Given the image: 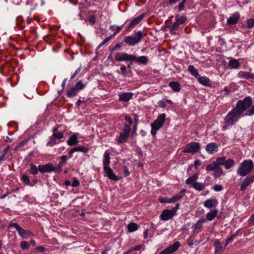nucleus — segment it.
I'll return each mask as SVG.
<instances>
[{
  "mask_svg": "<svg viewBox=\"0 0 254 254\" xmlns=\"http://www.w3.org/2000/svg\"><path fill=\"white\" fill-rule=\"evenodd\" d=\"M254 163L251 159H246L242 162L237 170V173L241 177L248 175L254 169Z\"/></svg>",
  "mask_w": 254,
  "mask_h": 254,
  "instance_id": "obj_1",
  "label": "nucleus"
},
{
  "mask_svg": "<svg viewBox=\"0 0 254 254\" xmlns=\"http://www.w3.org/2000/svg\"><path fill=\"white\" fill-rule=\"evenodd\" d=\"M134 36H127L124 38L123 42L128 46H133L138 44L143 38L142 33L141 31L134 32Z\"/></svg>",
  "mask_w": 254,
  "mask_h": 254,
  "instance_id": "obj_2",
  "label": "nucleus"
},
{
  "mask_svg": "<svg viewBox=\"0 0 254 254\" xmlns=\"http://www.w3.org/2000/svg\"><path fill=\"white\" fill-rule=\"evenodd\" d=\"M166 117V115L162 113L159 115L157 119L151 124V133L153 136H155L157 131L163 126L165 122Z\"/></svg>",
  "mask_w": 254,
  "mask_h": 254,
  "instance_id": "obj_3",
  "label": "nucleus"
},
{
  "mask_svg": "<svg viewBox=\"0 0 254 254\" xmlns=\"http://www.w3.org/2000/svg\"><path fill=\"white\" fill-rule=\"evenodd\" d=\"M240 114L234 108L229 112L224 118V123L232 126L238 121Z\"/></svg>",
  "mask_w": 254,
  "mask_h": 254,
  "instance_id": "obj_4",
  "label": "nucleus"
},
{
  "mask_svg": "<svg viewBox=\"0 0 254 254\" xmlns=\"http://www.w3.org/2000/svg\"><path fill=\"white\" fill-rule=\"evenodd\" d=\"M214 161L218 167L224 165L225 168L227 170L233 167L235 164L233 159L229 158L226 160V157L225 156L218 157Z\"/></svg>",
  "mask_w": 254,
  "mask_h": 254,
  "instance_id": "obj_5",
  "label": "nucleus"
},
{
  "mask_svg": "<svg viewBox=\"0 0 254 254\" xmlns=\"http://www.w3.org/2000/svg\"><path fill=\"white\" fill-rule=\"evenodd\" d=\"M180 204L177 203L176 206L172 209H165L161 213L160 218L163 221H168L173 218L176 215L177 210L179 209Z\"/></svg>",
  "mask_w": 254,
  "mask_h": 254,
  "instance_id": "obj_6",
  "label": "nucleus"
},
{
  "mask_svg": "<svg viewBox=\"0 0 254 254\" xmlns=\"http://www.w3.org/2000/svg\"><path fill=\"white\" fill-rule=\"evenodd\" d=\"M131 127L128 124H125L123 130L120 132L119 137L117 140L118 144L126 143L127 141Z\"/></svg>",
  "mask_w": 254,
  "mask_h": 254,
  "instance_id": "obj_7",
  "label": "nucleus"
},
{
  "mask_svg": "<svg viewBox=\"0 0 254 254\" xmlns=\"http://www.w3.org/2000/svg\"><path fill=\"white\" fill-rule=\"evenodd\" d=\"M14 227L18 231V234L23 239H26L27 237L33 235V233L30 231H26L23 229L16 223H11L8 225V228Z\"/></svg>",
  "mask_w": 254,
  "mask_h": 254,
  "instance_id": "obj_8",
  "label": "nucleus"
},
{
  "mask_svg": "<svg viewBox=\"0 0 254 254\" xmlns=\"http://www.w3.org/2000/svg\"><path fill=\"white\" fill-rule=\"evenodd\" d=\"M200 146L197 142H191L188 143L183 150L184 153L195 154L200 150Z\"/></svg>",
  "mask_w": 254,
  "mask_h": 254,
  "instance_id": "obj_9",
  "label": "nucleus"
},
{
  "mask_svg": "<svg viewBox=\"0 0 254 254\" xmlns=\"http://www.w3.org/2000/svg\"><path fill=\"white\" fill-rule=\"evenodd\" d=\"M84 87V85L81 81L77 82L76 84L71 87L67 92V96L69 98H71L77 95L78 92L82 89Z\"/></svg>",
  "mask_w": 254,
  "mask_h": 254,
  "instance_id": "obj_10",
  "label": "nucleus"
},
{
  "mask_svg": "<svg viewBox=\"0 0 254 254\" xmlns=\"http://www.w3.org/2000/svg\"><path fill=\"white\" fill-rule=\"evenodd\" d=\"M133 55L125 52L118 53L115 56V60L118 62L129 61L132 63Z\"/></svg>",
  "mask_w": 254,
  "mask_h": 254,
  "instance_id": "obj_11",
  "label": "nucleus"
},
{
  "mask_svg": "<svg viewBox=\"0 0 254 254\" xmlns=\"http://www.w3.org/2000/svg\"><path fill=\"white\" fill-rule=\"evenodd\" d=\"M180 243L176 242L169 247L163 250L159 254H172L176 252L180 247Z\"/></svg>",
  "mask_w": 254,
  "mask_h": 254,
  "instance_id": "obj_12",
  "label": "nucleus"
},
{
  "mask_svg": "<svg viewBox=\"0 0 254 254\" xmlns=\"http://www.w3.org/2000/svg\"><path fill=\"white\" fill-rule=\"evenodd\" d=\"M145 15L144 13H143L139 15V16H137L136 17H135L133 18L129 23L126 29V31L127 32H130L133 27H134L136 25H137L138 24H139L143 18L144 16Z\"/></svg>",
  "mask_w": 254,
  "mask_h": 254,
  "instance_id": "obj_13",
  "label": "nucleus"
},
{
  "mask_svg": "<svg viewBox=\"0 0 254 254\" xmlns=\"http://www.w3.org/2000/svg\"><path fill=\"white\" fill-rule=\"evenodd\" d=\"M253 182H254V174L253 175H247L241 185V190L245 191L247 187Z\"/></svg>",
  "mask_w": 254,
  "mask_h": 254,
  "instance_id": "obj_14",
  "label": "nucleus"
},
{
  "mask_svg": "<svg viewBox=\"0 0 254 254\" xmlns=\"http://www.w3.org/2000/svg\"><path fill=\"white\" fill-rule=\"evenodd\" d=\"M206 222L205 219L202 218L198 220L192 226V234H195L198 233L201 231L202 228L203 227V224Z\"/></svg>",
  "mask_w": 254,
  "mask_h": 254,
  "instance_id": "obj_15",
  "label": "nucleus"
},
{
  "mask_svg": "<svg viewBox=\"0 0 254 254\" xmlns=\"http://www.w3.org/2000/svg\"><path fill=\"white\" fill-rule=\"evenodd\" d=\"M206 151L210 154H213L218 150V145L215 142H211L206 145Z\"/></svg>",
  "mask_w": 254,
  "mask_h": 254,
  "instance_id": "obj_16",
  "label": "nucleus"
},
{
  "mask_svg": "<svg viewBox=\"0 0 254 254\" xmlns=\"http://www.w3.org/2000/svg\"><path fill=\"white\" fill-rule=\"evenodd\" d=\"M38 170L42 173H45L53 172L54 166L51 163L45 165H40L38 166Z\"/></svg>",
  "mask_w": 254,
  "mask_h": 254,
  "instance_id": "obj_17",
  "label": "nucleus"
},
{
  "mask_svg": "<svg viewBox=\"0 0 254 254\" xmlns=\"http://www.w3.org/2000/svg\"><path fill=\"white\" fill-rule=\"evenodd\" d=\"M237 75L239 78L242 79L246 80L254 79V74L251 72L240 71Z\"/></svg>",
  "mask_w": 254,
  "mask_h": 254,
  "instance_id": "obj_18",
  "label": "nucleus"
},
{
  "mask_svg": "<svg viewBox=\"0 0 254 254\" xmlns=\"http://www.w3.org/2000/svg\"><path fill=\"white\" fill-rule=\"evenodd\" d=\"M88 151L87 147L84 146H76L71 148L68 152L69 158H71L73 153L75 152H82L83 153H86Z\"/></svg>",
  "mask_w": 254,
  "mask_h": 254,
  "instance_id": "obj_19",
  "label": "nucleus"
},
{
  "mask_svg": "<svg viewBox=\"0 0 254 254\" xmlns=\"http://www.w3.org/2000/svg\"><path fill=\"white\" fill-rule=\"evenodd\" d=\"M240 17V14L238 12L233 14L227 19V23L230 25H235L238 22Z\"/></svg>",
  "mask_w": 254,
  "mask_h": 254,
  "instance_id": "obj_20",
  "label": "nucleus"
},
{
  "mask_svg": "<svg viewBox=\"0 0 254 254\" xmlns=\"http://www.w3.org/2000/svg\"><path fill=\"white\" fill-rule=\"evenodd\" d=\"M132 96L133 93L132 92H124L119 94V101L127 102L132 98Z\"/></svg>",
  "mask_w": 254,
  "mask_h": 254,
  "instance_id": "obj_21",
  "label": "nucleus"
},
{
  "mask_svg": "<svg viewBox=\"0 0 254 254\" xmlns=\"http://www.w3.org/2000/svg\"><path fill=\"white\" fill-rule=\"evenodd\" d=\"M104 170L109 179L114 181L119 180V178L114 174L113 171L110 167H104Z\"/></svg>",
  "mask_w": 254,
  "mask_h": 254,
  "instance_id": "obj_22",
  "label": "nucleus"
},
{
  "mask_svg": "<svg viewBox=\"0 0 254 254\" xmlns=\"http://www.w3.org/2000/svg\"><path fill=\"white\" fill-rule=\"evenodd\" d=\"M149 59L146 56H142L139 57H136L133 55L132 62H136L139 64H146L148 62Z\"/></svg>",
  "mask_w": 254,
  "mask_h": 254,
  "instance_id": "obj_23",
  "label": "nucleus"
},
{
  "mask_svg": "<svg viewBox=\"0 0 254 254\" xmlns=\"http://www.w3.org/2000/svg\"><path fill=\"white\" fill-rule=\"evenodd\" d=\"M214 245L215 246V254H222L223 252L224 251V250L219 240L215 239L214 241Z\"/></svg>",
  "mask_w": 254,
  "mask_h": 254,
  "instance_id": "obj_24",
  "label": "nucleus"
},
{
  "mask_svg": "<svg viewBox=\"0 0 254 254\" xmlns=\"http://www.w3.org/2000/svg\"><path fill=\"white\" fill-rule=\"evenodd\" d=\"M218 204L217 200L215 198H210L204 202L203 205L205 207L210 208L217 206Z\"/></svg>",
  "mask_w": 254,
  "mask_h": 254,
  "instance_id": "obj_25",
  "label": "nucleus"
},
{
  "mask_svg": "<svg viewBox=\"0 0 254 254\" xmlns=\"http://www.w3.org/2000/svg\"><path fill=\"white\" fill-rule=\"evenodd\" d=\"M168 85L175 92H179L181 90V85L178 81H171Z\"/></svg>",
  "mask_w": 254,
  "mask_h": 254,
  "instance_id": "obj_26",
  "label": "nucleus"
},
{
  "mask_svg": "<svg viewBox=\"0 0 254 254\" xmlns=\"http://www.w3.org/2000/svg\"><path fill=\"white\" fill-rule=\"evenodd\" d=\"M198 174H194L186 180V184L187 185H191L190 187L191 188L192 187V184L196 182V181L198 179Z\"/></svg>",
  "mask_w": 254,
  "mask_h": 254,
  "instance_id": "obj_27",
  "label": "nucleus"
},
{
  "mask_svg": "<svg viewBox=\"0 0 254 254\" xmlns=\"http://www.w3.org/2000/svg\"><path fill=\"white\" fill-rule=\"evenodd\" d=\"M198 81L202 85L205 86H210V80L208 77L206 76H200L197 79Z\"/></svg>",
  "mask_w": 254,
  "mask_h": 254,
  "instance_id": "obj_28",
  "label": "nucleus"
},
{
  "mask_svg": "<svg viewBox=\"0 0 254 254\" xmlns=\"http://www.w3.org/2000/svg\"><path fill=\"white\" fill-rule=\"evenodd\" d=\"M218 210L216 209L211 210L209 212L207 213L206 215V219L208 221H211L214 219L217 216Z\"/></svg>",
  "mask_w": 254,
  "mask_h": 254,
  "instance_id": "obj_29",
  "label": "nucleus"
},
{
  "mask_svg": "<svg viewBox=\"0 0 254 254\" xmlns=\"http://www.w3.org/2000/svg\"><path fill=\"white\" fill-rule=\"evenodd\" d=\"M78 143L77 136L75 134L71 135L67 141V144L69 146H73L76 145Z\"/></svg>",
  "mask_w": 254,
  "mask_h": 254,
  "instance_id": "obj_30",
  "label": "nucleus"
},
{
  "mask_svg": "<svg viewBox=\"0 0 254 254\" xmlns=\"http://www.w3.org/2000/svg\"><path fill=\"white\" fill-rule=\"evenodd\" d=\"M240 65V64L238 60L236 59H232L228 63V66L231 68H238Z\"/></svg>",
  "mask_w": 254,
  "mask_h": 254,
  "instance_id": "obj_31",
  "label": "nucleus"
},
{
  "mask_svg": "<svg viewBox=\"0 0 254 254\" xmlns=\"http://www.w3.org/2000/svg\"><path fill=\"white\" fill-rule=\"evenodd\" d=\"M193 189L198 191H202L205 188V185L204 184L202 183L199 182H195L192 184V187Z\"/></svg>",
  "mask_w": 254,
  "mask_h": 254,
  "instance_id": "obj_32",
  "label": "nucleus"
},
{
  "mask_svg": "<svg viewBox=\"0 0 254 254\" xmlns=\"http://www.w3.org/2000/svg\"><path fill=\"white\" fill-rule=\"evenodd\" d=\"M20 179L25 185L32 187V185L31 184L29 177L28 175L26 174H22L21 176Z\"/></svg>",
  "mask_w": 254,
  "mask_h": 254,
  "instance_id": "obj_33",
  "label": "nucleus"
},
{
  "mask_svg": "<svg viewBox=\"0 0 254 254\" xmlns=\"http://www.w3.org/2000/svg\"><path fill=\"white\" fill-rule=\"evenodd\" d=\"M16 24L19 30H21L24 28L25 25L23 24V20L22 17L19 16L16 18Z\"/></svg>",
  "mask_w": 254,
  "mask_h": 254,
  "instance_id": "obj_34",
  "label": "nucleus"
},
{
  "mask_svg": "<svg viewBox=\"0 0 254 254\" xmlns=\"http://www.w3.org/2000/svg\"><path fill=\"white\" fill-rule=\"evenodd\" d=\"M123 25L119 26H116L115 25H111L110 26V29L113 31H114L113 34H112V37H114L117 33H119L122 29Z\"/></svg>",
  "mask_w": 254,
  "mask_h": 254,
  "instance_id": "obj_35",
  "label": "nucleus"
},
{
  "mask_svg": "<svg viewBox=\"0 0 254 254\" xmlns=\"http://www.w3.org/2000/svg\"><path fill=\"white\" fill-rule=\"evenodd\" d=\"M188 71L190 74L195 77H197L199 75L197 69L194 67L193 65H190L188 66Z\"/></svg>",
  "mask_w": 254,
  "mask_h": 254,
  "instance_id": "obj_36",
  "label": "nucleus"
},
{
  "mask_svg": "<svg viewBox=\"0 0 254 254\" xmlns=\"http://www.w3.org/2000/svg\"><path fill=\"white\" fill-rule=\"evenodd\" d=\"M175 19L181 25L183 24L186 21L187 18L186 16H180L179 14H177L175 16Z\"/></svg>",
  "mask_w": 254,
  "mask_h": 254,
  "instance_id": "obj_37",
  "label": "nucleus"
},
{
  "mask_svg": "<svg viewBox=\"0 0 254 254\" xmlns=\"http://www.w3.org/2000/svg\"><path fill=\"white\" fill-rule=\"evenodd\" d=\"M224 174L223 169L220 167H217L214 171L213 176L214 178H219Z\"/></svg>",
  "mask_w": 254,
  "mask_h": 254,
  "instance_id": "obj_38",
  "label": "nucleus"
},
{
  "mask_svg": "<svg viewBox=\"0 0 254 254\" xmlns=\"http://www.w3.org/2000/svg\"><path fill=\"white\" fill-rule=\"evenodd\" d=\"M110 154L107 151H105L103 160V164L104 165V167H108V166L110 164Z\"/></svg>",
  "mask_w": 254,
  "mask_h": 254,
  "instance_id": "obj_39",
  "label": "nucleus"
},
{
  "mask_svg": "<svg viewBox=\"0 0 254 254\" xmlns=\"http://www.w3.org/2000/svg\"><path fill=\"white\" fill-rule=\"evenodd\" d=\"M138 225L134 222L130 223L127 225V230L129 232H133L138 229Z\"/></svg>",
  "mask_w": 254,
  "mask_h": 254,
  "instance_id": "obj_40",
  "label": "nucleus"
},
{
  "mask_svg": "<svg viewBox=\"0 0 254 254\" xmlns=\"http://www.w3.org/2000/svg\"><path fill=\"white\" fill-rule=\"evenodd\" d=\"M30 168L29 170V173L32 175H36L38 173V170L36 166L33 163L30 164Z\"/></svg>",
  "mask_w": 254,
  "mask_h": 254,
  "instance_id": "obj_41",
  "label": "nucleus"
},
{
  "mask_svg": "<svg viewBox=\"0 0 254 254\" xmlns=\"http://www.w3.org/2000/svg\"><path fill=\"white\" fill-rule=\"evenodd\" d=\"M217 165L215 162V161H213L211 164H210L209 165H207L206 166V170L207 171H214L217 168Z\"/></svg>",
  "mask_w": 254,
  "mask_h": 254,
  "instance_id": "obj_42",
  "label": "nucleus"
},
{
  "mask_svg": "<svg viewBox=\"0 0 254 254\" xmlns=\"http://www.w3.org/2000/svg\"><path fill=\"white\" fill-rule=\"evenodd\" d=\"M238 231H237L234 234L231 235L230 237L227 238L226 240L225 244V247L227 246L229 243L232 242L233 241L234 238L235 237H236L237 236H238Z\"/></svg>",
  "mask_w": 254,
  "mask_h": 254,
  "instance_id": "obj_43",
  "label": "nucleus"
},
{
  "mask_svg": "<svg viewBox=\"0 0 254 254\" xmlns=\"http://www.w3.org/2000/svg\"><path fill=\"white\" fill-rule=\"evenodd\" d=\"M246 27L247 28H252L254 26V19H248L246 21Z\"/></svg>",
  "mask_w": 254,
  "mask_h": 254,
  "instance_id": "obj_44",
  "label": "nucleus"
},
{
  "mask_svg": "<svg viewBox=\"0 0 254 254\" xmlns=\"http://www.w3.org/2000/svg\"><path fill=\"white\" fill-rule=\"evenodd\" d=\"M20 247L22 250H28L29 249L30 246L27 242L26 241H21L20 244Z\"/></svg>",
  "mask_w": 254,
  "mask_h": 254,
  "instance_id": "obj_45",
  "label": "nucleus"
},
{
  "mask_svg": "<svg viewBox=\"0 0 254 254\" xmlns=\"http://www.w3.org/2000/svg\"><path fill=\"white\" fill-rule=\"evenodd\" d=\"M64 165L62 164V163L59 162L58 165L56 167L54 166V170L53 172H55V173H60L62 170V167Z\"/></svg>",
  "mask_w": 254,
  "mask_h": 254,
  "instance_id": "obj_46",
  "label": "nucleus"
},
{
  "mask_svg": "<svg viewBox=\"0 0 254 254\" xmlns=\"http://www.w3.org/2000/svg\"><path fill=\"white\" fill-rule=\"evenodd\" d=\"M180 25L177 21H175L171 25V28L170 30L171 33H173V31L177 30L179 28V26Z\"/></svg>",
  "mask_w": 254,
  "mask_h": 254,
  "instance_id": "obj_47",
  "label": "nucleus"
},
{
  "mask_svg": "<svg viewBox=\"0 0 254 254\" xmlns=\"http://www.w3.org/2000/svg\"><path fill=\"white\" fill-rule=\"evenodd\" d=\"M53 137L57 139H61L64 137V133L62 132H58L52 134Z\"/></svg>",
  "mask_w": 254,
  "mask_h": 254,
  "instance_id": "obj_48",
  "label": "nucleus"
},
{
  "mask_svg": "<svg viewBox=\"0 0 254 254\" xmlns=\"http://www.w3.org/2000/svg\"><path fill=\"white\" fill-rule=\"evenodd\" d=\"M56 138L53 137V136L50 137V140L48 142V145L50 146H53L57 144Z\"/></svg>",
  "mask_w": 254,
  "mask_h": 254,
  "instance_id": "obj_49",
  "label": "nucleus"
},
{
  "mask_svg": "<svg viewBox=\"0 0 254 254\" xmlns=\"http://www.w3.org/2000/svg\"><path fill=\"white\" fill-rule=\"evenodd\" d=\"M249 227L254 226V213L253 214L248 221Z\"/></svg>",
  "mask_w": 254,
  "mask_h": 254,
  "instance_id": "obj_50",
  "label": "nucleus"
},
{
  "mask_svg": "<svg viewBox=\"0 0 254 254\" xmlns=\"http://www.w3.org/2000/svg\"><path fill=\"white\" fill-rule=\"evenodd\" d=\"M142 247V245H137V246H135L131 248V249H130L128 251L129 252V253H131L133 251L139 250Z\"/></svg>",
  "mask_w": 254,
  "mask_h": 254,
  "instance_id": "obj_51",
  "label": "nucleus"
},
{
  "mask_svg": "<svg viewBox=\"0 0 254 254\" xmlns=\"http://www.w3.org/2000/svg\"><path fill=\"white\" fill-rule=\"evenodd\" d=\"M213 189H214V190H215L216 191H220L222 190L223 187L221 185L217 184V185H215L213 186Z\"/></svg>",
  "mask_w": 254,
  "mask_h": 254,
  "instance_id": "obj_52",
  "label": "nucleus"
},
{
  "mask_svg": "<svg viewBox=\"0 0 254 254\" xmlns=\"http://www.w3.org/2000/svg\"><path fill=\"white\" fill-rule=\"evenodd\" d=\"M187 0H183L179 5V11H182L184 9L185 4Z\"/></svg>",
  "mask_w": 254,
  "mask_h": 254,
  "instance_id": "obj_53",
  "label": "nucleus"
},
{
  "mask_svg": "<svg viewBox=\"0 0 254 254\" xmlns=\"http://www.w3.org/2000/svg\"><path fill=\"white\" fill-rule=\"evenodd\" d=\"M112 36H110L109 37L105 38L103 42L101 43V44L98 46V48H100L101 46H103L104 44H105L106 43H107L111 38Z\"/></svg>",
  "mask_w": 254,
  "mask_h": 254,
  "instance_id": "obj_54",
  "label": "nucleus"
},
{
  "mask_svg": "<svg viewBox=\"0 0 254 254\" xmlns=\"http://www.w3.org/2000/svg\"><path fill=\"white\" fill-rule=\"evenodd\" d=\"M89 22L92 24L93 25L96 23V17L94 15H91L89 17L88 19Z\"/></svg>",
  "mask_w": 254,
  "mask_h": 254,
  "instance_id": "obj_55",
  "label": "nucleus"
},
{
  "mask_svg": "<svg viewBox=\"0 0 254 254\" xmlns=\"http://www.w3.org/2000/svg\"><path fill=\"white\" fill-rule=\"evenodd\" d=\"M123 173L124 177H127L129 176L130 174L128 169L126 166H124L123 167Z\"/></svg>",
  "mask_w": 254,
  "mask_h": 254,
  "instance_id": "obj_56",
  "label": "nucleus"
},
{
  "mask_svg": "<svg viewBox=\"0 0 254 254\" xmlns=\"http://www.w3.org/2000/svg\"><path fill=\"white\" fill-rule=\"evenodd\" d=\"M123 46V42L119 43L116 45V46L112 48L111 49V52H113V51H115L117 49H120Z\"/></svg>",
  "mask_w": 254,
  "mask_h": 254,
  "instance_id": "obj_57",
  "label": "nucleus"
},
{
  "mask_svg": "<svg viewBox=\"0 0 254 254\" xmlns=\"http://www.w3.org/2000/svg\"><path fill=\"white\" fill-rule=\"evenodd\" d=\"M125 120L127 122L129 123L128 125H129L130 126L132 124V121L131 117L128 115H126Z\"/></svg>",
  "mask_w": 254,
  "mask_h": 254,
  "instance_id": "obj_58",
  "label": "nucleus"
},
{
  "mask_svg": "<svg viewBox=\"0 0 254 254\" xmlns=\"http://www.w3.org/2000/svg\"><path fill=\"white\" fill-rule=\"evenodd\" d=\"M79 182L76 178H74L72 183V186L74 188L77 187L79 186Z\"/></svg>",
  "mask_w": 254,
  "mask_h": 254,
  "instance_id": "obj_59",
  "label": "nucleus"
},
{
  "mask_svg": "<svg viewBox=\"0 0 254 254\" xmlns=\"http://www.w3.org/2000/svg\"><path fill=\"white\" fill-rule=\"evenodd\" d=\"M61 162H60V163H62V164L64 165V163H66L68 158H67V156L63 155V156H61Z\"/></svg>",
  "mask_w": 254,
  "mask_h": 254,
  "instance_id": "obj_60",
  "label": "nucleus"
},
{
  "mask_svg": "<svg viewBox=\"0 0 254 254\" xmlns=\"http://www.w3.org/2000/svg\"><path fill=\"white\" fill-rule=\"evenodd\" d=\"M158 104L160 107L162 108H165L166 106V102H165L164 101H159L158 102Z\"/></svg>",
  "mask_w": 254,
  "mask_h": 254,
  "instance_id": "obj_61",
  "label": "nucleus"
},
{
  "mask_svg": "<svg viewBox=\"0 0 254 254\" xmlns=\"http://www.w3.org/2000/svg\"><path fill=\"white\" fill-rule=\"evenodd\" d=\"M159 201L161 203H168V198L163 197H160L159 198Z\"/></svg>",
  "mask_w": 254,
  "mask_h": 254,
  "instance_id": "obj_62",
  "label": "nucleus"
},
{
  "mask_svg": "<svg viewBox=\"0 0 254 254\" xmlns=\"http://www.w3.org/2000/svg\"><path fill=\"white\" fill-rule=\"evenodd\" d=\"M185 193H186V190L183 189L180 191L179 193L177 195H179V196H180L181 198H182L185 195Z\"/></svg>",
  "mask_w": 254,
  "mask_h": 254,
  "instance_id": "obj_63",
  "label": "nucleus"
},
{
  "mask_svg": "<svg viewBox=\"0 0 254 254\" xmlns=\"http://www.w3.org/2000/svg\"><path fill=\"white\" fill-rule=\"evenodd\" d=\"M187 244L189 246L191 247L194 245L193 241L191 239V237H190L187 240Z\"/></svg>",
  "mask_w": 254,
  "mask_h": 254,
  "instance_id": "obj_64",
  "label": "nucleus"
}]
</instances>
